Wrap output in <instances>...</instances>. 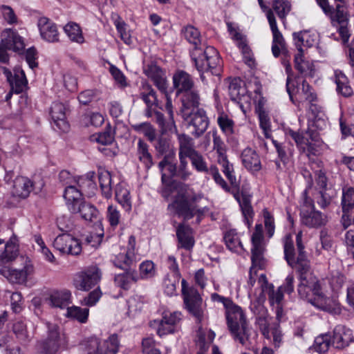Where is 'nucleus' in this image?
I'll return each instance as SVG.
<instances>
[{"label":"nucleus","instance_id":"57","mask_svg":"<svg viewBox=\"0 0 354 354\" xmlns=\"http://www.w3.org/2000/svg\"><path fill=\"white\" fill-rule=\"evenodd\" d=\"M91 140L102 145H109L114 140V136L111 128L108 127L104 131L93 135Z\"/></svg>","mask_w":354,"mask_h":354},{"label":"nucleus","instance_id":"62","mask_svg":"<svg viewBox=\"0 0 354 354\" xmlns=\"http://www.w3.org/2000/svg\"><path fill=\"white\" fill-rule=\"evenodd\" d=\"M289 134L295 140L297 145L304 151L311 149V143L310 142L309 139L305 137L303 134L294 131H290Z\"/></svg>","mask_w":354,"mask_h":354},{"label":"nucleus","instance_id":"22","mask_svg":"<svg viewBox=\"0 0 354 354\" xmlns=\"http://www.w3.org/2000/svg\"><path fill=\"white\" fill-rule=\"evenodd\" d=\"M51 118L56 127L62 131H68L69 124L66 120V108L64 105L58 102L53 103L50 111Z\"/></svg>","mask_w":354,"mask_h":354},{"label":"nucleus","instance_id":"19","mask_svg":"<svg viewBox=\"0 0 354 354\" xmlns=\"http://www.w3.org/2000/svg\"><path fill=\"white\" fill-rule=\"evenodd\" d=\"M176 236L178 239V248L186 250L193 248L195 240L193 230L184 223L179 224L176 227Z\"/></svg>","mask_w":354,"mask_h":354},{"label":"nucleus","instance_id":"47","mask_svg":"<svg viewBox=\"0 0 354 354\" xmlns=\"http://www.w3.org/2000/svg\"><path fill=\"white\" fill-rule=\"evenodd\" d=\"M298 293L301 298L307 300L313 304V300H315L321 292L320 286H298Z\"/></svg>","mask_w":354,"mask_h":354},{"label":"nucleus","instance_id":"31","mask_svg":"<svg viewBox=\"0 0 354 354\" xmlns=\"http://www.w3.org/2000/svg\"><path fill=\"white\" fill-rule=\"evenodd\" d=\"M71 294L68 290L55 291L48 298L49 305L59 308H67L71 304Z\"/></svg>","mask_w":354,"mask_h":354},{"label":"nucleus","instance_id":"49","mask_svg":"<svg viewBox=\"0 0 354 354\" xmlns=\"http://www.w3.org/2000/svg\"><path fill=\"white\" fill-rule=\"evenodd\" d=\"M293 38L295 44L298 50V53L304 54L303 47H310L313 45V40H310L309 33L306 30L301 31L299 32H294Z\"/></svg>","mask_w":354,"mask_h":354},{"label":"nucleus","instance_id":"17","mask_svg":"<svg viewBox=\"0 0 354 354\" xmlns=\"http://www.w3.org/2000/svg\"><path fill=\"white\" fill-rule=\"evenodd\" d=\"M266 16L273 35L272 52L273 55L277 57L281 52L286 50L285 40L277 28V21L271 9L268 10Z\"/></svg>","mask_w":354,"mask_h":354},{"label":"nucleus","instance_id":"25","mask_svg":"<svg viewBox=\"0 0 354 354\" xmlns=\"http://www.w3.org/2000/svg\"><path fill=\"white\" fill-rule=\"evenodd\" d=\"M32 183L26 177L19 176L15 178L12 194L14 196L26 198L32 189Z\"/></svg>","mask_w":354,"mask_h":354},{"label":"nucleus","instance_id":"40","mask_svg":"<svg viewBox=\"0 0 354 354\" xmlns=\"http://www.w3.org/2000/svg\"><path fill=\"white\" fill-rule=\"evenodd\" d=\"M175 132L177 134L179 144L178 153H183L185 155L188 154L190 156L197 151L195 149L194 142L190 136L185 133H178L177 131Z\"/></svg>","mask_w":354,"mask_h":354},{"label":"nucleus","instance_id":"63","mask_svg":"<svg viewBox=\"0 0 354 354\" xmlns=\"http://www.w3.org/2000/svg\"><path fill=\"white\" fill-rule=\"evenodd\" d=\"M342 204L344 212L354 207V188H348L343 192Z\"/></svg>","mask_w":354,"mask_h":354},{"label":"nucleus","instance_id":"30","mask_svg":"<svg viewBox=\"0 0 354 354\" xmlns=\"http://www.w3.org/2000/svg\"><path fill=\"white\" fill-rule=\"evenodd\" d=\"M124 270V273L117 274L115 277V283L121 288L128 290L130 288L132 283H136L140 279V277L133 269L129 268Z\"/></svg>","mask_w":354,"mask_h":354},{"label":"nucleus","instance_id":"18","mask_svg":"<svg viewBox=\"0 0 354 354\" xmlns=\"http://www.w3.org/2000/svg\"><path fill=\"white\" fill-rule=\"evenodd\" d=\"M37 25L44 40L51 43L59 41V32L55 24L46 17H40Z\"/></svg>","mask_w":354,"mask_h":354},{"label":"nucleus","instance_id":"60","mask_svg":"<svg viewBox=\"0 0 354 354\" xmlns=\"http://www.w3.org/2000/svg\"><path fill=\"white\" fill-rule=\"evenodd\" d=\"M180 277L176 275L169 276L167 275L163 282L165 292L169 295L172 296L176 295V286L178 284L179 279Z\"/></svg>","mask_w":354,"mask_h":354},{"label":"nucleus","instance_id":"35","mask_svg":"<svg viewBox=\"0 0 354 354\" xmlns=\"http://www.w3.org/2000/svg\"><path fill=\"white\" fill-rule=\"evenodd\" d=\"M301 86V90L298 91L296 95V100L299 102L298 106H304L310 102H315L317 96L313 91L309 84L306 80H304Z\"/></svg>","mask_w":354,"mask_h":354},{"label":"nucleus","instance_id":"8","mask_svg":"<svg viewBox=\"0 0 354 354\" xmlns=\"http://www.w3.org/2000/svg\"><path fill=\"white\" fill-rule=\"evenodd\" d=\"M119 346L118 336L114 333L106 339H100L95 337L89 338L86 342V349L87 354H116Z\"/></svg>","mask_w":354,"mask_h":354},{"label":"nucleus","instance_id":"26","mask_svg":"<svg viewBox=\"0 0 354 354\" xmlns=\"http://www.w3.org/2000/svg\"><path fill=\"white\" fill-rule=\"evenodd\" d=\"M313 305L333 314H339L341 308L339 302L330 297H326L322 294L315 297V300H313Z\"/></svg>","mask_w":354,"mask_h":354},{"label":"nucleus","instance_id":"52","mask_svg":"<svg viewBox=\"0 0 354 354\" xmlns=\"http://www.w3.org/2000/svg\"><path fill=\"white\" fill-rule=\"evenodd\" d=\"M264 292L268 295L269 301L272 306L282 304L283 294L281 288L274 290V286L270 284L269 287H267L266 289L264 290Z\"/></svg>","mask_w":354,"mask_h":354},{"label":"nucleus","instance_id":"29","mask_svg":"<svg viewBox=\"0 0 354 354\" xmlns=\"http://www.w3.org/2000/svg\"><path fill=\"white\" fill-rule=\"evenodd\" d=\"M78 185H69L66 187L64 197L66 201L68 209H73V206L76 207L84 201L82 192L77 188Z\"/></svg>","mask_w":354,"mask_h":354},{"label":"nucleus","instance_id":"21","mask_svg":"<svg viewBox=\"0 0 354 354\" xmlns=\"http://www.w3.org/2000/svg\"><path fill=\"white\" fill-rule=\"evenodd\" d=\"M145 74L150 78L160 92H166L168 87L167 81L162 70L156 64L148 65L145 69Z\"/></svg>","mask_w":354,"mask_h":354},{"label":"nucleus","instance_id":"14","mask_svg":"<svg viewBox=\"0 0 354 354\" xmlns=\"http://www.w3.org/2000/svg\"><path fill=\"white\" fill-rule=\"evenodd\" d=\"M35 272L31 261L26 258L24 265L21 269L3 267L0 268V274L6 277L10 282L15 283H24Z\"/></svg>","mask_w":354,"mask_h":354},{"label":"nucleus","instance_id":"10","mask_svg":"<svg viewBox=\"0 0 354 354\" xmlns=\"http://www.w3.org/2000/svg\"><path fill=\"white\" fill-rule=\"evenodd\" d=\"M213 137V149L216 151L218 155L217 162L222 167V171L232 185H237L236 176L233 174L234 168L232 164H230L226 155V145L222 139L218 136L216 131L212 133Z\"/></svg>","mask_w":354,"mask_h":354},{"label":"nucleus","instance_id":"45","mask_svg":"<svg viewBox=\"0 0 354 354\" xmlns=\"http://www.w3.org/2000/svg\"><path fill=\"white\" fill-rule=\"evenodd\" d=\"M295 64L296 69L304 76L312 77L314 74V68L312 63L303 59L302 53H297L295 56Z\"/></svg>","mask_w":354,"mask_h":354},{"label":"nucleus","instance_id":"27","mask_svg":"<svg viewBox=\"0 0 354 354\" xmlns=\"http://www.w3.org/2000/svg\"><path fill=\"white\" fill-rule=\"evenodd\" d=\"M173 82L178 94L194 88V84L192 77L183 71H178L174 75Z\"/></svg>","mask_w":354,"mask_h":354},{"label":"nucleus","instance_id":"59","mask_svg":"<svg viewBox=\"0 0 354 354\" xmlns=\"http://www.w3.org/2000/svg\"><path fill=\"white\" fill-rule=\"evenodd\" d=\"M290 4L288 1L284 0H275L272 4V8L277 14L278 17L284 19L286 15L290 11Z\"/></svg>","mask_w":354,"mask_h":354},{"label":"nucleus","instance_id":"20","mask_svg":"<svg viewBox=\"0 0 354 354\" xmlns=\"http://www.w3.org/2000/svg\"><path fill=\"white\" fill-rule=\"evenodd\" d=\"M181 94L182 108L180 112L183 118H187L189 112L198 108L200 104V95L194 88Z\"/></svg>","mask_w":354,"mask_h":354},{"label":"nucleus","instance_id":"12","mask_svg":"<svg viewBox=\"0 0 354 354\" xmlns=\"http://www.w3.org/2000/svg\"><path fill=\"white\" fill-rule=\"evenodd\" d=\"M183 118L187 122L189 131L195 138L201 136L205 132L209 124L206 112L202 109L192 111L189 113L187 118Z\"/></svg>","mask_w":354,"mask_h":354},{"label":"nucleus","instance_id":"24","mask_svg":"<svg viewBox=\"0 0 354 354\" xmlns=\"http://www.w3.org/2000/svg\"><path fill=\"white\" fill-rule=\"evenodd\" d=\"M242 162L250 171L254 173L261 169V164L259 155L251 148L245 149L241 153Z\"/></svg>","mask_w":354,"mask_h":354},{"label":"nucleus","instance_id":"5","mask_svg":"<svg viewBox=\"0 0 354 354\" xmlns=\"http://www.w3.org/2000/svg\"><path fill=\"white\" fill-rule=\"evenodd\" d=\"M301 222L309 228H319L328 222L326 214L315 209L312 198L304 191L299 202Z\"/></svg>","mask_w":354,"mask_h":354},{"label":"nucleus","instance_id":"7","mask_svg":"<svg viewBox=\"0 0 354 354\" xmlns=\"http://www.w3.org/2000/svg\"><path fill=\"white\" fill-rule=\"evenodd\" d=\"M182 296L185 309L193 315L198 322L204 318L203 299L198 290L193 286H189L185 279H182Z\"/></svg>","mask_w":354,"mask_h":354},{"label":"nucleus","instance_id":"34","mask_svg":"<svg viewBox=\"0 0 354 354\" xmlns=\"http://www.w3.org/2000/svg\"><path fill=\"white\" fill-rule=\"evenodd\" d=\"M71 212L72 213H80L84 219L89 221L96 218L98 214L97 209L93 205L84 201L76 207L73 206V209Z\"/></svg>","mask_w":354,"mask_h":354},{"label":"nucleus","instance_id":"23","mask_svg":"<svg viewBox=\"0 0 354 354\" xmlns=\"http://www.w3.org/2000/svg\"><path fill=\"white\" fill-rule=\"evenodd\" d=\"M353 339L351 329L343 325L337 326L332 337V344L337 348H342L348 345Z\"/></svg>","mask_w":354,"mask_h":354},{"label":"nucleus","instance_id":"11","mask_svg":"<svg viewBox=\"0 0 354 354\" xmlns=\"http://www.w3.org/2000/svg\"><path fill=\"white\" fill-rule=\"evenodd\" d=\"M252 266L250 268V273L254 269L262 270L266 266V259L263 256L265 247L262 225L260 224L255 226V230L252 236Z\"/></svg>","mask_w":354,"mask_h":354},{"label":"nucleus","instance_id":"39","mask_svg":"<svg viewBox=\"0 0 354 354\" xmlns=\"http://www.w3.org/2000/svg\"><path fill=\"white\" fill-rule=\"evenodd\" d=\"M136 155L146 168H150L153 165L152 156L149 151V145L142 139L138 140Z\"/></svg>","mask_w":354,"mask_h":354},{"label":"nucleus","instance_id":"46","mask_svg":"<svg viewBox=\"0 0 354 354\" xmlns=\"http://www.w3.org/2000/svg\"><path fill=\"white\" fill-rule=\"evenodd\" d=\"M111 19L120 34L121 39L127 44L131 43L130 34L127 31L126 24L117 13L111 14Z\"/></svg>","mask_w":354,"mask_h":354},{"label":"nucleus","instance_id":"48","mask_svg":"<svg viewBox=\"0 0 354 354\" xmlns=\"http://www.w3.org/2000/svg\"><path fill=\"white\" fill-rule=\"evenodd\" d=\"M99 183L102 194L107 198L112 196L111 176L108 171H102L98 174Z\"/></svg>","mask_w":354,"mask_h":354},{"label":"nucleus","instance_id":"38","mask_svg":"<svg viewBox=\"0 0 354 354\" xmlns=\"http://www.w3.org/2000/svg\"><path fill=\"white\" fill-rule=\"evenodd\" d=\"M135 261V252L131 249L127 250L125 252L119 253L113 260V263L116 267L123 270L129 269L131 265Z\"/></svg>","mask_w":354,"mask_h":354},{"label":"nucleus","instance_id":"2","mask_svg":"<svg viewBox=\"0 0 354 354\" xmlns=\"http://www.w3.org/2000/svg\"><path fill=\"white\" fill-rule=\"evenodd\" d=\"M185 39L194 47L192 53V59L198 72L203 73L212 71L219 64L220 58L218 51L213 46H207L204 50L200 47L201 37L199 30L193 26H187L182 30ZM201 78L204 80L203 74H201Z\"/></svg>","mask_w":354,"mask_h":354},{"label":"nucleus","instance_id":"51","mask_svg":"<svg viewBox=\"0 0 354 354\" xmlns=\"http://www.w3.org/2000/svg\"><path fill=\"white\" fill-rule=\"evenodd\" d=\"M66 316L77 319L81 323H85L88 316V308H81L77 306L67 307Z\"/></svg>","mask_w":354,"mask_h":354},{"label":"nucleus","instance_id":"54","mask_svg":"<svg viewBox=\"0 0 354 354\" xmlns=\"http://www.w3.org/2000/svg\"><path fill=\"white\" fill-rule=\"evenodd\" d=\"M192 165L198 172L207 173L209 167L207 166L203 156L198 152L196 151L189 156Z\"/></svg>","mask_w":354,"mask_h":354},{"label":"nucleus","instance_id":"1","mask_svg":"<svg viewBox=\"0 0 354 354\" xmlns=\"http://www.w3.org/2000/svg\"><path fill=\"white\" fill-rule=\"evenodd\" d=\"M297 254L295 252L294 242L290 235L283 239L284 257L288 264L297 270L299 274L298 286H320L317 278L311 272L310 262L304 252L302 243V233L299 232L296 236Z\"/></svg>","mask_w":354,"mask_h":354},{"label":"nucleus","instance_id":"13","mask_svg":"<svg viewBox=\"0 0 354 354\" xmlns=\"http://www.w3.org/2000/svg\"><path fill=\"white\" fill-rule=\"evenodd\" d=\"M60 346L59 327L48 324L47 337L38 342V354H57Z\"/></svg>","mask_w":354,"mask_h":354},{"label":"nucleus","instance_id":"28","mask_svg":"<svg viewBox=\"0 0 354 354\" xmlns=\"http://www.w3.org/2000/svg\"><path fill=\"white\" fill-rule=\"evenodd\" d=\"M306 107H308L309 109V118L312 120V126L315 128V130L324 129L326 123L324 118V114L322 111V108L315 102L306 104Z\"/></svg>","mask_w":354,"mask_h":354},{"label":"nucleus","instance_id":"32","mask_svg":"<svg viewBox=\"0 0 354 354\" xmlns=\"http://www.w3.org/2000/svg\"><path fill=\"white\" fill-rule=\"evenodd\" d=\"M140 97L143 100L147 106H156L162 109L160 106L156 92L152 86L147 84H143L140 92Z\"/></svg>","mask_w":354,"mask_h":354},{"label":"nucleus","instance_id":"6","mask_svg":"<svg viewBox=\"0 0 354 354\" xmlns=\"http://www.w3.org/2000/svg\"><path fill=\"white\" fill-rule=\"evenodd\" d=\"M177 194L175 196L174 206L176 208L177 213L184 217L185 220H189L197 215L198 218L204 213L203 209H197L196 207H191L189 204V198L193 189L189 185L182 183H175L173 185ZM198 223L200 218H198Z\"/></svg>","mask_w":354,"mask_h":354},{"label":"nucleus","instance_id":"33","mask_svg":"<svg viewBox=\"0 0 354 354\" xmlns=\"http://www.w3.org/2000/svg\"><path fill=\"white\" fill-rule=\"evenodd\" d=\"M115 197L116 201L126 211H131V200L130 192L124 184L119 183L116 185L115 190Z\"/></svg>","mask_w":354,"mask_h":354},{"label":"nucleus","instance_id":"53","mask_svg":"<svg viewBox=\"0 0 354 354\" xmlns=\"http://www.w3.org/2000/svg\"><path fill=\"white\" fill-rule=\"evenodd\" d=\"M133 129L142 133L146 136L150 142H153L156 139V129L149 122H143L133 126Z\"/></svg>","mask_w":354,"mask_h":354},{"label":"nucleus","instance_id":"42","mask_svg":"<svg viewBox=\"0 0 354 354\" xmlns=\"http://www.w3.org/2000/svg\"><path fill=\"white\" fill-rule=\"evenodd\" d=\"M64 30L73 42L83 44L84 38L80 26L74 22H69L64 27Z\"/></svg>","mask_w":354,"mask_h":354},{"label":"nucleus","instance_id":"4","mask_svg":"<svg viewBox=\"0 0 354 354\" xmlns=\"http://www.w3.org/2000/svg\"><path fill=\"white\" fill-rule=\"evenodd\" d=\"M315 180L316 185L313 186L311 183L304 191H307L308 196L312 195L313 203L315 202L322 209H325L330 205L336 192L328 185L325 172L315 171Z\"/></svg>","mask_w":354,"mask_h":354},{"label":"nucleus","instance_id":"43","mask_svg":"<svg viewBox=\"0 0 354 354\" xmlns=\"http://www.w3.org/2000/svg\"><path fill=\"white\" fill-rule=\"evenodd\" d=\"M335 83L337 91L345 97L353 95V91L349 84L347 77L342 73L335 74Z\"/></svg>","mask_w":354,"mask_h":354},{"label":"nucleus","instance_id":"44","mask_svg":"<svg viewBox=\"0 0 354 354\" xmlns=\"http://www.w3.org/2000/svg\"><path fill=\"white\" fill-rule=\"evenodd\" d=\"M18 255V247L12 242H7L3 245L0 254V263H5L13 261Z\"/></svg>","mask_w":354,"mask_h":354},{"label":"nucleus","instance_id":"16","mask_svg":"<svg viewBox=\"0 0 354 354\" xmlns=\"http://www.w3.org/2000/svg\"><path fill=\"white\" fill-rule=\"evenodd\" d=\"M53 246L60 252L71 255H78L82 251L80 241L67 233L58 235L54 240Z\"/></svg>","mask_w":354,"mask_h":354},{"label":"nucleus","instance_id":"56","mask_svg":"<svg viewBox=\"0 0 354 354\" xmlns=\"http://www.w3.org/2000/svg\"><path fill=\"white\" fill-rule=\"evenodd\" d=\"M140 279H147L153 277L156 275L155 265L151 261H143L139 267Z\"/></svg>","mask_w":354,"mask_h":354},{"label":"nucleus","instance_id":"9","mask_svg":"<svg viewBox=\"0 0 354 354\" xmlns=\"http://www.w3.org/2000/svg\"><path fill=\"white\" fill-rule=\"evenodd\" d=\"M25 48L23 38L15 31L6 30L1 35L0 44V62L6 63L9 59L7 50L21 53Z\"/></svg>","mask_w":354,"mask_h":354},{"label":"nucleus","instance_id":"64","mask_svg":"<svg viewBox=\"0 0 354 354\" xmlns=\"http://www.w3.org/2000/svg\"><path fill=\"white\" fill-rule=\"evenodd\" d=\"M106 218L110 225L115 228L116 227L121 219V214L120 211L113 205H109L107 208Z\"/></svg>","mask_w":354,"mask_h":354},{"label":"nucleus","instance_id":"55","mask_svg":"<svg viewBox=\"0 0 354 354\" xmlns=\"http://www.w3.org/2000/svg\"><path fill=\"white\" fill-rule=\"evenodd\" d=\"M332 344L331 336L328 334H323L315 338V348L320 353H326Z\"/></svg>","mask_w":354,"mask_h":354},{"label":"nucleus","instance_id":"58","mask_svg":"<svg viewBox=\"0 0 354 354\" xmlns=\"http://www.w3.org/2000/svg\"><path fill=\"white\" fill-rule=\"evenodd\" d=\"M12 330L15 334L17 338L23 342H28L30 339V335L27 330L26 325L22 321H17L14 323Z\"/></svg>","mask_w":354,"mask_h":354},{"label":"nucleus","instance_id":"15","mask_svg":"<svg viewBox=\"0 0 354 354\" xmlns=\"http://www.w3.org/2000/svg\"><path fill=\"white\" fill-rule=\"evenodd\" d=\"M100 279V270L96 267H92L77 273L75 275L73 283L77 290L88 291L95 286Z\"/></svg>","mask_w":354,"mask_h":354},{"label":"nucleus","instance_id":"36","mask_svg":"<svg viewBox=\"0 0 354 354\" xmlns=\"http://www.w3.org/2000/svg\"><path fill=\"white\" fill-rule=\"evenodd\" d=\"M9 83L12 91H14L15 93H22L26 88L28 84L24 71L19 68H15L14 70V76Z\"/></svg>","mask_w":354,"mask_h":354},{"label":"nucleus","instance_id":"41","mask_svg":"<svg viewBox=\"0 0 354 354\" xmlns=\"http://www.w3.org/2000/svg\"><path fill=\"white\" fill-rule=\"evenodd\" d=\"M158 167L162 172V181L164 184L170 182V178L177 174V166L175 163L169 162L165 158L158 164Z\"/></svg>","mask_w":354,"mask_h":354},{"label":"nucleus","instance_id":"50","mask_svg":"<svg viewBox=\"0 0 354 354\" xmlns=\"http://www.w3.org/2000/svg\"><path fill=\"white\" fill-rule=\"evenodd\" d=\"M228 28L231 35H232L233 39L236 41L237 46L241 50L242 53L245 57H249L250 55V50L248 46L245 36L239 32L236 29L232 28L231 26H229Z\"/></svg>","mask_w":354,"mask_h":354},{"label":"nucleus","instance_id":"3","mask_svg":"<svg viewBox=\"0 0 354 354\" xmlns=\"http://www.w3.org/2000/svg\"><path fill=\"white\" fill-rule=\"evenodd\" d=\"M225 315L228 328L234 339L245 347L250 348L256 334L252 337L251 330L248 327L242 308L232 301L225 308Z\"/></svg>","mask_w":354,"mask_h":354},{"label":"nucleus","instance_id":"37","mask_svg":"<svg viewBox=\"0 0 354 354\" xmlns=\"http://www.w3.org/2000/svg\"><path fill=\"white\" fill-rule=\"evenodd\" d=\"M223 239L227 248L230 250L237 253L243 250L240 238L235 230L227 231Z\"/></svg>","mask_w":354,"mask_h":354},{"label":"nucleus","instance_id":"61","mask_svg":"<svg viewBox=\"0 0 354 354\" xmlns=\"http://www.w3.org/2000/svg\"><path fill=\"white\" fill-rule=\"evenodd\" d=\"M142 354H161L153 337H148L142 339Z\"/></svg>","mask_w":354,"mask_h":354}]
</instances>
